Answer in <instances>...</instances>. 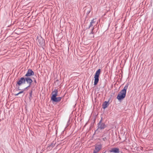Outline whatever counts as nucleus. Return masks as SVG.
<instances>
[{
    "instance_id": "nucleus-9",
    "label": "nucleus",
    "mask_w": 153,
    "mask_h": 153,
    "mask_svg": "<svg viewBox=\"0 0 153 153\" xmlns=\"http://www.w3.org/2000/svg\"><path fill=\"white\" fill-rule=\"evenodd\" d=\"M25 77V82H26L28 85H31L33 82V80L30 77Z\"/></svg>"
},
{
    "instance_id": "nucleus-7",
    "label": "nucleus",
    "mask_w": 153,
    "mask_h": 153,
    "mask_svg": "<svg viewBox=\"0 0 153 153\" xmlns=\"http://www.w3.org/2000/svg\"><path fill=\"white\" fill-rule=\"evenodd\" d=\"M62 98L61 97H55L51 99V100L52 101V103L57 102H60Z\"/></svg>"
},
{
    "instance_id": "nucleus-6",
    "label": "nucleus",
    "mask_w": 153,
    "mask_h": 153,
    "mask_svg": "<svg viewBox=\"0 0 153 153\" xmlns=\"http://www.w3.org/2000/svg\"><path fill=\"white\" fill-rule=\"evenodd\" d=\"M37 43L41 46L44 45H45V40L42 37H41L38 39Z\"/></svg>"
},
{
    "instance_id": "nucleus-17",
    "label": "nucleus",
    "mask_w": 153,
    "mask_h": 153,
    "mask_svg": "<svg viewBox=\"0 0 153 153\" xmlns=\"http://www.w3.org/2000/svg\"><path fill=\"white\" fill-rule=\"evenodd\" d=\"M91 32L90 33V34H93L94 33V32H93V30L94 28V26H93V27H91Z\"/></svg>"
},
{
    "instance_id": "nucleus-20",
    "label": "nucleus",
    "mask_w": 153,
    "mask_h": 153,
    "mask_svg": "<svg viewBox=\"0 0 153 153\" xmlns=\"http://www.w3.org/2000/svg\"><path fill=\"white\" fill-rule=\"evenodd\" d=\"M23 93V94L22 95V96H23L25 94V93H24V91H23V90H22V91H21L18 93V94H21Z\"/></svg>"
},
{
    "instance_id": "nucleus-18",
    "label": "nucleus",
    "mask_w": 153,
    "mask_h": 153,
    "mask_svg": "<svg viewBox=\"0 0 153 153\" xmlns=\"http://www.w3.org/2000/svg\"><path fill=\"white\" fill-rule=\"evenodd\" d=\"M55 144L53 143H51V145L48 146V148L50 147H51L52 148L54 146Z\"/></svg>"
},
{
    "instance_id": "nucleus-13",
    "label": "nucleus",
    "mask_w": 153,
    "mask_h": 153,
    "mask_svg": "<svg viewBox=\"0 0 153 153\" xmlns=\"http://www.w3.org/2000/svg\"><path fill=\"white\" fill-rule=\"evenodd\" d=\"M109 101H105L103 102V103L102 105V108L103 109H105L109 105Z\"/></svg>"
},
{
    "instance_id": "nucleus-4",
    "label": "nucleus",
    "mask_w": 153,
    "mask_h": 153,
    "mask_svg": "<svg viewBox=\"0 0 153 153\" xmlns=\"http://www.w3.org/2000/svg\"><path fill=\"white\" fill-rule=\"evenodd\" d=\"M25 77H21L17 81L16 85H17L19 86H20L22 84L25 83Z\"/></svg>"
},
{
    "instance_id": "nucleus-12",
    "label": "nucleus",
    "mask_w": 153,
    "mask_h": 153,
    "mask_svg": "<svg viewBox=\"0 0 153 153\" xmlns=\"http://www.w3.org/2000/svg\"><path fill=\"white\" fill-rule=\"evenodd\" d=\"M102 137L103 140L105 141L108 140L109 139V137L106 133H104L102 135Z\"/></svg>"
},
{
    "instance_id": "nucleus-2",
    "label": "nucleus",
    "mask_w": 153,
    "mask_h": 153,
    "mask_svg": "<svg viewBox=\"0 0 153 153\" xmlns=\"http://www.w3.org/2000/svg\"><path fill=\"white\" fill-rule=\"evenodd\" d=\"M100 72L101 70L100 69H99L96 72L94 76V85H96L99 81V77L100 74Z\"/></svg>"
},
{
    "instance_id": "nucleus-10",
    "label": "nucleus",
    "mask_w": 153,
    "mask_h": 153,
    "mask_svg": "<svg viewBox=\"0 0 153 153\" xmlns=\"http://www.w3.org/2000/svg\"><path fill=\"white\" fill-rule=\"evenodd\" d=\"M108 152H110L119 153V149L118 148H112Z\"/></svg>"
},
{
    "instance_id": "nucleus-11",
    "label": "nucleus",
    "mask_w": 153,
    "mask_h": 153,
    "mask_svg": "<svg viewBox=\"0 0 153 153\" xmlns=\"http://www.w3.org/2000/svg\"><path fill=\"white\" fill-rule=\"evenodd\" d=\"M58 92L57 90L55 89L51 93L52 96L51 97V99L56 97V96H57Z\"/></svg>"
},
{
    "instance_id": "nucleus-21",
    "label": "nucleus",
    "mask_w": 153,
    "mask_h": 153,
    "mask_svg": "<svg viewBox=\"0 0 153 153\" xmlns=\"http://www.w3.org/2000/svg\"><path fill=\"white\" fill-rule=\"evenodd\" d=\"M19 94H18V93H17V94H14V95L15 96H18V95Z\"/></svg>"
},
{
    "instance_id": "nucleus-24",
    "label": "nucleus",
    "mask_w": 153,
    "mask_h": 153,
    "mask_svg": "<svg viewBox=\"0 0 153 153\" xmlns=\"http://www.w3.org/2000/svg\"><path fill=\"white\" fill-rule=\"evenodd\" d=\"M106 152V151H105V152H103L102 153H105V152Z\"/></svg>"
},
{
    "instance_id": "nucleus-15",
    "label": "nucleus",
    "mask_w": 153,
    "mask_h": 153,
    "mask_svg": "<svg viewBox=\"0 0 153 153\" xmlns=\"http://www.w3.org/2000/svg\"><path fill=\"white\" fill-rule=\"evenodd\" d=\"M85 11L87 12V15L88 14L91 12V8L90 7H88L85 10Z\"/></svg>"
},
{
    "instance_id": "nucleus-1",
    "label": "nucleus",
    "mask_w": 153,
    "mask_h": 153,
    "mask_svg": "<svg viewBox=\"0 0 153 153\" xmlns=\"http://www.w3.org/2000/svg\"><path fill=\"white\" fill-rule=\"evenodd\" d=\"M129 84L127 83L124 87L123 89L120 91L119 93L118 94L117 98L119 100H120L124 98L126 96V90L128 89Z\"/></svg>"
},
{
    "instance_id": "nucleus-16",
    "label": "nucleus",
    "mask_w": 153,
    "mask_h": 153,
    "mask_svg": "<svg viewBox=\"0 0 153 153\" xmlns=\"http://www.w3.org/2000/svg\"><path fill=\"white\" fill-rule=\"evenodd\" d=\"M33 92L32 89L30 90L29 92V98L30 100H31L32 99V94Z\"/></svg>"
},
{
    "instance_id": "nucleus-14",
    "label": "nucleus",
    "mask_w": 153,
    "mask_h": 153,
    "mask_svg": "<svg viewBox=\"0 0 153 153\" xmlns=\"http://www.w3.org/2000/svg\"><path fill=\"white\" fill-rule=\"evenodd\" d=\"M95 22L96 21H94V19H93L90 22V24L88 27L87 28V29H89L91 27H93V25L95 24Z\"/></svg>"
},
{
    "instance_id": "nucleus-22",
    "label": "nucleus",
    "mask_w": 153,
    "mask_h": 153,
    "mask_svg": "<svg viewBox=\"0 0 153 153\" xmlns=\"http://www.w3.org/2000/svg\"><path fill=\"white\" fill-rule=\"evenodd\" d=\"M34 79V82L35 83H37V82H36V80L35 79Z\"/></svg>"
},
{
    "instance_id": "nucleus-5",
    "label": "nucleus",
    "mask_w": 153,
    "mask_h": 153,
    "mask_svg": "<svg viewBox=\"0 0 153 153\" xmlns=\"http://www.w3.org/2000/svg\"><path fill=\"white\" fill-rule=\"evenodd\" d=\"M34 75V72L31 69H28L27 73L25 75V77H30V76H33Z\"/></svg>"
},
{
    "instance_id": "nucleus-19",
    "label": "nucleus",
    "mask_w": 153,
    "mask_h": 153,
    "mask_svg": "<svg viewBox=\"0 0 153 153\" xmlns=\"http://www.w3.org/2000/svg\"><path fill=\"white\" fill-rule=\"evenodd\" d=\"M31 86V85H28L27 87H26L25 88H24V89H23V91H25V90H27L28 89V88H30Z\"/></svg>"
},
{
    "instance_id": "nucleus-3",
    "label": "nucleus",
    "mask_w": 153,
    "mask_h": 153,
    "mask_svg": "<svg viewBox=\"0 0 153 153\" xmlns=\"http://www.w3.org/2000/svg\"><path fill=\"white\" fill-rule=\"evenodd\" d=\"M102 117L101 118V119L97 124L98 129L102 130L104 129L107 126L105 124L102 123Z\"/></svg>"
},
{
    "instance_id": "nucleus-8",
    "label": "nucleus",
    "mask_w": 153,
    "mask_h": 153,
    "mask_svg": "<svg viewBox=\"0 0 153 153\" xmlns=\"http://www.w3.org/2000/svg\"><path fill=\"white\" fill-rule=\"evenodd\" d=\"M102 145L101 144L96 146H95V149L94 150L93 153H97L102 148Z\"/></svg>"
},
{
    "instance_id": "nucleus-23",
    "label": "nucleus",
    "mask_w": 153,
    "mask_h": 153,
    "mask_svg": "<svg viewBox=\"0 0 153 153\" xmlns=\"http://www.w3.org/2000/svg\"><path fill=\"white\" fill-rule=\"evenodd\" d=\"M18 90H21V89L20 88V87H18Z\"/></svg>"
}]
</instances>
